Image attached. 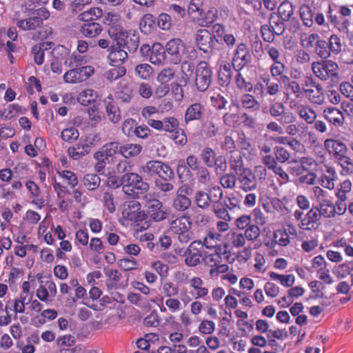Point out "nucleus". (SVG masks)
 <instances>
[{"mask_svg":"<svg viewBox=\"0 0 353 353\" xmlns=\"http://www.w3.org/2000/svg\"><path fill=\"white\" fill-rule=\"evenodd\" d=\"M230 168L237 175V181L241 190L248 192L256 190L258 185L256 176L252 169L243 166L241 159L231 162Z\"/></svg>","mask_w":353,"mask_h":353,"instance_id":"nucleus-1","label":"nucleus"},{"mask_svg":"<svg viewBox=\"0 0 353 353\" xmlns=\"http://www.w3.org/2000/svg\"><path fill=\"white\" fill-rule=\"evenodd\" d=\"M122 190L125 194L138 198L140 194L147 192L150 185L143 181L141 176L137 173H125L122 175Z\"/></svg>","mask_w":353,"mask_h":353,"instance_id":"nucleus-2","label":"nucleus"},{"mask_svg":"<svg viewBox=\"0 0 353 353\" xmlns=\"http://www.w3.org/2000/svg\"><path fill=\"white\" fill-rule=\"evenodd\" d=\"M294 217L298 222L299 228L304 231H316L321 225V218L314 205L306 214L301 210H296L294 212Z\"/></svg>","mask_w":353,"mask_h":353,"instance_id":"nucleus-3","label":"nucleus"},{"mask_svg":"<svg viewBox=\"0 0 353 353\" xmlns=\"http://www.w3.org/2000/svg\"><path fill=\"white\" fill-rule=\"evenodd\" d=\"M192 221L190 216H181L170 223V231L181 243H188L192 239Z\"/></svg>","mask_w":353,"mask_h":353,"instance_id":"nucleus-4","label":"nucleus"},{"mask_svg":"<svg viewBox=\"0 0 353 353\" xmlns=\"http://www.w3.org/2000/svg\"><path fill=\"white\" fill-rule=\"evenodd\" d=\"M139 172L149 176H158L165 181H169L174 177L172 168L165 163L157 160L147 162L140 168Z\"/></svg>","mask_w":353,"mask_h":353,"instance_id":"nucleus-5","label":"nucleus"},{"mask_svg":"<svg viewBox=\"0 0 353 353\" xmlns=\"http://www.w3.org/2000/svg\"><path fill=\"white\" fill-rule=\"evenodd\" d=\"M108 34L116 44H139V33L134 30H125L121 26L110 27Z\"/></svg>","mask_w":353,"mask_h":353,"instance_id":"nucleus-6","label":"nucleus"},{"mask_svg":"<svg viewBox=\"0 0 353 353\" xmlns=\"http://www.w3.org/2000/svg\"><path fill=\"white\" fill-rule=\"evenodd\" d=\"M303 93L314 104L322 105L325 101L323 88L320 83L312 78H307L303 84Z\"/></svg>","mask_w":353,"mask_h":353,"instance_id":"nucleus-7","label":"nucleus"},{"mask_svg":"<svg viewBox=\"0 0 353 353\" xmlns=\"http://www.w3.org/2000/svg\"><path fill=\"white\" fill-rule=\"evenodd\" d=\"M314 75L322 81H326L330 77L336 79L338 77V65L332 61H324L322 62H314L312 67Z\"/></svg>","mask_w":353,"mask_h":353,"instance_id":"nucleus-8","label":"nucleus"},{"mask_svg":"<svg viewBox=\"0 0 353 353\" xmlns=\"http://www.w3.org/2000/svg\"><path fill=\"white\" fill-rule=\"evenodd\" d=\"M195 85L200 92H205L209 88L212 80V71L209 64L201 61L196 68Z\"/></svg>","mask_w":353,"mask_h":353,"instance_id":"nucleus-9","label":"nucleus"},{"mask_svg":"<svg viewBox=\"0 0 353 353\" xmlns=\"http://www.w3.org/2000/svg\"><path fill=\"white\" fill-rule=\"evenodd\" d=\"M94 73L92 66H84L71 69L63 75V79L68 83H81L87 80Z\"/></svg>","mask_w":353,"mask_h":353,"instance_id":"nucleus-10","label":"nucleus"},{"mask_svg":"<svg viewBox=\"0 0 353 353\" xmlns=\"http://www.w3.org/2000/svg\"><path fill=\"white\" fill-rule=\"evenodd\" d=\"M197 245H199L200 248H202L201 241L198 240L192 241L185 251V263L189 267L197 265L203 258V254L200 250V248H197Z\"/></svg>","mask_w":353,"mask_h":353,"instance_id":"nucleus-11","label":"nucleus"},{"mask_svg":"<svg viewBox=\"0 0 353 353\" xmlns=\"http://www.w3.org/2000/svg\"><path fill=\"white\" fill-rule=\"evenodd\" d=\"M190 190V187L187 185H183L178 189L172 203V207L174 210L184 212L190 207L191 200L187 196Z\"/></svg>","mask_w":353,"mask_h":353,"instance_id":"nucleus-12","label":"nucleus"},{"mask_svg":"<svg viewBox=\"0 0 353 353\" xmlns=\"http://www.w3.org/2000/svg\"><path fill=\"white\" fill-rule=\"evenodd\" d=\"M314 207L317 209L318 214L321 219H334L337 216L344 214L342 211L339 212V207L331 199L316 204Z\"/></svg>","mask_w":353,"mask_h":353,"instance_id":"nucleus-13","label":"nucleus"},{"mask_svg":"<svg viewBox=\"0 0 353 353\" xmlns=\"http://www.w3.org/2000/svg\"><path fill=\"white\" fill-rule=\"evenodd\" d=\"M323 118L335 128L342 127L345 123V116L341 110L330 106L325 108L322 112Z\"/></svg>","mask_w":353,"mask_h":353,"instance_id":"nucleus-14","label":"nucleus"},{"mask_svg":"<svg viewBox=\"0 0 353 353\" xmlns=\"http://www.w3.org/2000/svg\"><path fill=\"white\" fill-rule=\"evenodd\" d=\"M190 294L195 299H207L209 289L205 285L204 281L199 276H193L189 281Z\"/></svg>","mask_w":353,"mask_h":353,"instance_id":"nucleus-15","label":"nucleus"},{"mask_svg":"<svg viewBox=\"0 0 353 353\" xmlns=\"http://www.w3.org/2000/svg\"><path fill=\"white\" fill-rule=\"evenodd\" d=\"M325 150L335 159L347 154V145L339 139H327L324 141Z\"/></svg>","mask_w":353,"mask_h":353,"instance_id":"nucleus-16","label":"nucleus"},{"mask_svg":"<svg viewBox=\"0 0 353 353\" xmlns=\"http://www.w3.org/2000/svg\"><path fill=\"white\" fill-rule=\"evenodd\" d=\"M149 125L157 130H163L166 132L172 133L179 127V122L174 117H168L161 121H150Z\"/></svg>","mask_w":353,"mask_h":353,"instance_id":"nucleus-17","label":"nucleus"},{"mask_svg":"<svg viewBox=\"0 0 353 353\" xmlns=\"http://www.w3.org/2000/svg\"><path fill=\"white\" fill-rule=\"evenodd\" d=\"M128 46H110L108 59L113 66L121 65L128 58L125 47Z\"/></svg>","mask_w":353,"mask_h":353,"instance_id":"nucleus-18","label":"nucleus"},{"mask_svg":"<svg viewBox=\"0 0 353 353\" xmlns=\"http://www.w3.org/2000/svg\"><path fill=\"white\" fill-rule=\"evenodd\" d=\"M223 239V235L213 229L208 231L207 234L201 241L202 248L205 246L208 250L222 252V247L220 244Z\"/></svg>","mask_w":353,"mask_h":353,"instance_id":"nucleus-19","label":"nucleus"},{"mask_svg":"<svg viewBox=\"0 0 353 353\" xmlns=\"http://www.w3.org/2000/svg\"><path fill=\"white\" fill-rule=\"evenodd\" d=\"M292 108H294L296 112L300 119L303 120L307 124L311 125L316 119V111L307 104H299L294 103V105H291Z\"/></svg>","mask_w":353,"mask_h":353,"instance_id":"nucleus-20","label":"nucleus"},{"mask_svg":"<svg viewBox=\"0 0 353 353\" xmlns=\"http://www.w3.org/2000/svg\"><path fill=\"white\" fill-rule=\"evenodd\" d=\"M327 17L331 24L340 32L346 33L348 32L350 26V19L334 14L330 5L328 8Z\"/></svg>","mask_w":353,"mask_h":353,"instance_id":"nucleus-21","label":"nucleus"},{"mask_svg":"<svg viewBox=\"0 0 353 353\" xmlns=\"http://www.w3.org/2000/svg\"><path fill=\"white\" fill-rule=\"evenodd\" d=\"M205 106L200 102H195L188 107L184 115L185 124L193 121H199L203 118Z\"/></svg>","mask_w":353,"mask_h":353,"instance_id":"nucleus-22","label":"nucleus"},{"mask_svg":"<svg viewBox=\"0 0 353 353\" xmlns=\"http://www.w3.org/2000/svg\"><path fill=\"white\" fill-rule=\"evenodd\" d=\"M148 213L155 221H161L167 218L168 213L163 210V204L158 199H151L147 203Z\"/></svg>","mask_w":353,"mask_h":353,"instance_id":"nucleus-23","label":"nucleus"},{"mask_svg":"<svg viewBox=\"0 0 353 353\" xmlns=\"http://www.w3.org/2000/svg\"><path fill=\"white\" fill-rule=\"evenodd\" d=\"M105 110L108 119L114 123H117L121 120V112L118 106L114 102L112 95H109L104 99Z\"/></svg>","mask_w":353,"mask_h":353,"instance_id":"nucleus-24","label":"nucleus"},{"mask_svg":"<svg viewBox=\"0 0 353 353\" xmlns=\"http://www.w3.org/2000/svg\"><path fill=\"white\" fill-rule=\"evenodd\" d=\"M245 46H238L236 54L233 58L232 65L234 69L238 72H241L245 67L247 61V56L249 55Z\"/></svg>","mask_w":353,"mask_h":353,"instance_id":"nucleus-25","label":"nucleus"},{"mask_svg":"<svg viewBox=\"0 0 353 353\" xmlns=\"http://www.w3.org/2000/svg\"><path fill=\"white\" fill-rule=\"evenodd\" d=\"M90 152V147L88 143H77L68 149V155L74 160H79Z\"/></svg>","mask_w":353,"mask_h":353,"instance_id":"nucleus-26","label":"nucleus"},{"mask_svg":"<svg viewBox=\"0 0 353 353\" xmlns=\"http://www.w3.org/2000/svg\"><path fill=\"white\" fill-rule=\"evenodd\" d=\"M117 97L123 102H130L132 97V88L126 79H121L117 87Z\"/></svg>","mask_w":353,"mask_h":353,"instance_id":"nucleus-27","label":"nucleus"},{"mask_svg":"<svg viewBox=\"0 0 353 353\" xmlns=\"http://www.w3.org/2000/svg\"><path fill=\"white\" fill-rule=\"evenodd\" d=\"M26 187L31 194L32 198V203L39 208L44 206V199L40 196V189L39 186L32 181H27Z\"/></svg>","mask_w":353,"mask_h":353,"instance_id":"nucleus-28","label":"nucleus"},{"mask_svg":"<svg viewBox=\"0 0 353 353\" xmlns=\"http://www.w3.org/2000/svg\"><path fill=\"white\" fill-rule=\"evenodd\" d=\"M143 150V147L139 143H126L120 146L119 154L125 159L137 157Z\"/></svg>","mask_w":353,"mask_h":353,"instance_id":"nucleus-29","label":"nucleus"},{"mask_svg":"<svg viewBox=\"0 0 353 353\" xmlns=\"http://www.w3.org/2000/svg\"><path fill=\"white\" fill-rule=\"evenodd\" d=\"M294 13V8L292 4L288 1H285L282 2L278 8V12L276 14L278 19L283 21H289Z\"/></svg>","mask_w":353,"mask_h":353,"instance_id":"nucleus-30","label":"nucleus"},{"mask_svg":"<svg viewBox=\"0 0 353 353\" xmlns=\"http://www.w3.org/2000/svg\"><path fill=\"white\" fill-rule=\"evenodd\" d=\"M190 49L195 51L193 46H169V48L165 49V54L168 53L173 57V61L175 63L181 61V57L183 55L184 50Z\"/></svg>","mask_w":353,"mask_h":353,"instance_id":"nucleus-31","label":"nucleus"},{"mask_svg":"<svg viewBox=\"0 0 353 353\" xmlns=\"http://www.w3.org/2000/svg\"><path fill=\"white\" fill-rule=\"evenodd\" d=\"M17 26L23 30H34L42 26L40 18L32 17L17 21Z\"/></svg>","mask_w":353,"mask_h":353,"instance_id":"nucleus-32","label":"nucleus"},{"mask_svg":"<svg viewBox=\"0 0 353 353\" xmlns=\"http://www.w3.org/2000/svg\"><path fill=\"white\" fill-rule=\"evenodd\" d=\"M102 30L103 28L99 23L88 22L81 26V31L84 36L93 38L98 36Z\"/></svg>","mask_w":353,"mask_h":353,"instance_id":"nucleus-33","label":"nucleus"},{"mask_svg":"<svg viewBox=\"0 0 353 353\" xmlns=\"http://www.w3.org/2000/svg\"><path fill=\"white\" fill-rule=\"evenodd\" d=\"M268 275L272 280L279 282L286 288L292 287L295 282V277L293 274H280L274 272H270Z\"/></svg>","mask_w":353,"mask_h":353,"instance_id":"nucleus-34","label":"nucleus"},{"mask_svg":"<svg viewBox=\"0 0 353 353\" xmlns=\"http://www.w3.org/2000/svg\"><path fill=\"white\" fill-rule=\"evenodd\" d=\"M273 237L274 241L271 243H265L267 246L272 247L274 242V244L277 243L281 246H287L290 243L289 234L286 232L285 230L279 229L274 231Z\"/></svg>","mask_w":353,"mask_h":353,"instance_id":"nucleus-35","label":"nucleus"},{"mask_svg":"<svg viewBox=\"0 0 353 353\" xmlns=\"http://www.w3.org/2000/svg\"><path fill=\"white\" fill-rule=\"evenodd\" d=\"M326 172V174L321 176L319 183L324 188L331 190L334 188L336 172L332 168H328Z\"/></svg>","mask_w":353,"mask_h":353,"instance_id":"nucleus-36","label":"nucleus"},{"mask_svg":"<svg viewBox=\"0 0 353 353\" xmlns=\"http://www.w3.org/2000/svg\"><path fill=\"white\" fill-rule=\"evenodd\" d=\"M103 15V10L100 8L94 7L91 8L88 10L81 12L79 16L78 19L80 21L89 22L91 21H95Z\"/></svg>","mask_w":353,"mask_h":353,"instance_id":"nucleus-37","label":"nucleus"},{"mask_svg":"<svg viewBox=\"0 0 353 353\" xmlns=\"http://www.w3.org/2000/svg\"><path fill=\"white\" fill-rule=\"evenodd\" d=\"M219 117L214 114L211 115L205 123V133L208 137H214L219 131Z\"/></svg>","mask_w":353,"mask_h":353,"instance_id":"nucleus-38","label":"nucleus"},{"mask_svg":"<svg viewBox=\"0 0 353 353\" xmlns=\"http://www.w3.org/2000/svg\"><path fill=\"white\" fill-rule=\"evenodd\" d=\"M155 17L151 14H145L143 16L140 21L139 28L141 31L144 34L150 33L154 28Z\"/></svg>","mask_w":353,"mask_h":353,"instance_id":"nucleus-39","label":"nucleus"},{"mask_svg":"<svg viewBox=\"0 0 353 353\" xmlns=\"http://www.w3.org/2000/svg\"><path fill=\"white\" fill-rule=\"evenodd\" d=\"M152 50L150 56V61L153 64H159L165 59V50L163 46H152Z\"/></svg>","mask_w":353,"mask_h":353,"instance_id":"nucleus-40","label":"nucleus"},{"mask_svg":"<svg viewBox=\"0 0 353 353\" xmlns=\"http://www.w3.org/2000/svg\"><path fill=\"white\" fill-rule=\"evenodd\" d=\"M97 95L94 90L85 89L79 94L77 101L82 105L88 106L95 101Z\"/></svg>","mask_w":353,"mask_h":353,"instance_id":"nucleus-41","label":"nucleus"},{"mask_svg":"<svg viewBox=\"0 0 353 353\" xmlns=\"http://www.w3.org/2000/svg\"><path fill=\"white\" fill-rule=\"evenodd\" d=\"M83 183L90 191L97 190L101 183V178L97 174H87L83 178Z\"/></svg>","mask_w":353,"mask_h":353,"instance_id":"nucleus-42","label":"nucleus"},{"mask_svg":"<svg viewBox=\"0 0 353 353\" xmlns=\"http://www.w3.org/2000/svg\"><path fill=\"white\" fill-rule=\"evenodd\" d=\"M210 221V216L208 214L205 213L199 210L194 209L192 214V221L194 224L199 227L207 225Z\"/></svg>","mask_w":353,"mask_h":353,"instance_id":"nucleus-43","label":"nucleus"},{"mask_svg":"<svg viewBox=\"0 0 353 353\" xmlns=\"http://www.w3.org/2000/svg\"><path fill=\"white\" fill-rule=\"evenodd\" d=\"M232 77V71L230 70V65L229 64H225L220 66V69L218 74L219 83L221 86H228Z\"/></svg>","mask_w":353,"mask_h":353,"instance_id":"nucleus-44","label":"nucleus"},{"mask_svg":"<svg viewBox=\"0 0 353 353\" xmlns=\"http://www.w3.org/2000/svg\"><path fill=\"white\" fill-rule=\"evenodd\" d=\"M241 102L242 106L245 109H250L252 111L259 110L260 109V103L255 97L250 94H244L241 96Z\"/></svg>","mask_w":353,"mask_h":353,"instance_id":"nucleus-45","label":"nucleus"},{"mask_svg":"<svg viewBox=\"0 0 353 353\" xmlns=\"http://www.w3.org/2000/svg\"><path fill=\"white\" fill-rule=\"evenodd\" d=\"M341 46H316V52L322 59L330 57L331 53L338 54L341 51Z\"/></svg>","mask_w":353,"mask_h":353,"instance_id":"nucleus-46","label":"nucleus"},{"mask_svg":"<svg viewBox=\"0 0 353 353\" xmlns=\"http://www.w3.org/2000/svg\"><path fill=\"white\" fill-rule=\"evenodd\" d=\"M299 13L303 24L307 27L313 25V12L312 8L308 5L303 4L299 8Z\"/></svg>","mask_w":353,"mask_h":353,"instance_id":"nucleus-47","label":"nucleus"},{"mask_svg":"<svg viewBox=\"0 0 353 353\" xmlns=\"http://www.w3.org/2000/svg\"><path fill=\"white\" fill-rule=\"evenodd\" d=\"M218 18V10L214 7L210 8L201 18L200 24L202 26H210Z\"/></svg>","mask_w":353,"mask_h":353,"instance_id":"nucleus-48","label":"nucleus"},{"mask_svg":"<svg viewBox=\"0 0 353 353\" xmlns=\"http://www.w3.org/2000/svg\"><path fill=\"white\" fill-rule=\"evenodd\" d=\"M215 36L207 29H199L196 31L195 40L196 44H210Z\"/></svg>","mask_w":353,"mask_h":353,"instance_id":"nucleus-49","label":"nucleus"},{"mask_svg":"<svg viewBox=\"0 0 353 353\" xmlns=\"http://www.w3.org/2000/svg\"><path fill=\"white\" fill-rule=\"evenodd\" d=\"M269 22L271 29L273 30L275 35L279 36L283 33V30H285V21L278 19V16L276 14V12H272L271 14Z\"/></svg>","mask_w":353,"mask_h":353,"instance_id":"nucleus-50","label":"nucleus"},{"mask_svg":"<svg viewBox=\"0 0 353 353\" xmlns=\"http://www.w3.org/2000/svg\"><path fill=\"white\" fill-rule=\"evenodd\" d=\"M140 205L139 202L137 201H130L128 206L122 212L123 219L130 221L132 218L134 217L136 212L140 210Z\"/></svg>","mask_w":353,"mask_h":353,"instance_id":"nucleus-51","label":"nucleus"},{"mask_svg":"<svg viewBox=\"0 0 353 353\" xmlns=\"http://www.w3.org/2000/svg\"><path fill=\"white\" fill-rule=\"evenodd\" d=\"M117 265L123 271H132L138 269L139 263L134 258H123L118 260Z\"/></svg>","mask_w":353,"mask_h":353,"instance_id":"nucleus-52","label":"nucleus"},{"mask_svg":"<svg viewBox=\"0 0 353 353\" xmlns=\"http://www.w3.org/2000/svg\"><path fill=\"white\" fill-rule=\"evenodd\" d=\"M244 72H239L237 73L235 82L236 87L245 92H251L253 89L252 83L244 77Z\"/></svg>","mask_w":353,"mask_h":353,"instance_id":"nucleus-53","label":"nucleus"},{"mask_svg":"<svg viewBox=\"0 0 353 353\" xmlns=\"http://www.w3.org/2000/svg\"><path fill=\"white\" fill-rule=\"evenodd\" d=\"M212 201V196H209L206 192L198 191L195 194V202L199 208L207 209Z\"/></svg>","mask_w":353,"mask_h":353,"instance_id":"nucleus-54","label":"nucleus"},{"mask_svg":"<svg viewBox=\"0 0 353 353\" xmlns=\"http://www.w3.org/2000/svg\"><path fill=\"white\" fill-rule=\"evenodd\" d=\"M216 157V152L213 149L205 147L201 153V157L207 167L212 168L214 165V159Z\"/></svg>","mask_w":353,"mask_h":353,"instance_id":"nucleus-55","label":"nucleus"},{"mask_svg":"<svg viewBox=\"0 0 353 353\" xmlns=\"http://www.w3.org/2000/svg\"><path fill=\"white\" fill-rule=\"evenodd\" d=\"M126 73L125 67L117 65L110 69L104 74L105 77L110 81H113L123 77Z\"/></svg>","mask_w":353,"mask_h":353,"instance_id":"nucleus-56","label":"nucleus"},{"mask_svg":"<svg viewBox=\"0 0 353 353\" xmlns=\"http://www.w3.org/2000/svg\"><path fill=\"white\" fill-rule=\"evenodd\" d=\"M21 107L16 103L10 104L0 111V116L6 120H10L18 115Z\"/></svg>","mask_w":353,"mask_h":353,"instance_id":"nucleus-57","label":"nucleus"},{"mask_svg":"<svg viewBox=\"0 0 353 353\" xmlns=\"http://www.w3.org/2000/svg\"><path fill=\"white\" fill-rule=\"evenodd\" d=\"M146 219V214L140 209L136 212L134 217L132 218L130 221L139 227L140 230H145L149 227V223L145 221Z\"/></svg>","mask_w":353,"mask_h":353,"instance_id":"nucleus-58","label":"nucleus"},{"mask_svg":"<svg viewBox=\"0 0 353 353\" xmlns=\"http://www.w3.org/2000/svg\"><path fill=\"white\" fill-rule=\"evenodd\" d=\"M87 112L89 118V123L92 126H97L101 121V116L99 108L95 105H92L87 109Z\"/></svg>","mask_w":353,"mask_h":353,"instance_id":"nucleus-59","label":"nucleus"},{"mask_svg":"<svg viewBox=\"0 0 353 353\" xmlns=\"http://www.w3.org/2000/svg\"><path fill=\"white\" fill-rule=\"evenodd\" d=\"M312 198L316 201V204L330 199L329 193L319 186H314L311 189Z\"/></svg>","mask_w":353,"mask_h":353,"instance_id":"nucleus-60","label":"nucleus"},{"mask_svg":"<svg viewBox=\"0 0 353 353\" xmlns=\"http://www.w3.org/2000/svg\"><path fill=\"white\" fill-rule=\"evenodd\" d=\"M213 212L216 218L225 221H231L230 215L222 203H216L213 205Z\"/></svg>","mask_w":353,"mask_h":353,"instance_id":"nucleus-61","label":"nucleus"},{"mask_svg":"<svg viewBox=\"0 0 353 353\" xmlns=\"http://www.w3.org/2000/svg\"><path fill=\"white\" fill-rule=\"evenodd\" d=\"M336 160L342 168L343 174H350L353 172V161L350 157L345 154Z\"/></svg>","mask_w":353,"mask_h":353,"instance_id":"nucleus-62","label":"nucleus"},{"mask_svg":"<svg viewBox=\"0 0 353 353\" xmlns=\"http://www.w3.org/2000/svg\"><path fill=\"white\" fill-rule=\"evenodd\" d=\"M58 174L65 181L67 182L68 185L70 186V188H73L77 185L79 182L78 178L73 172L65 170L58 172Z\"/></svg>","mask_w":353,"mask_h":353,"instance_id":"nucleus-63","label":"nucleus"},{"mask_svg":"<svg viewBox=\"0 0 353 353\" xmlns=\"http://www.w3.org/2000/svg\"><path fill=\"white\" fill-rule=\"evenodd\" d=\"M196 171V178L199 183L208 185L211 183V176L208 169L201 166Z\"/></svg>","mask_w":353,"mask_h":353,"instance_id":"nucleus-64","label":"nucleus"}]
</instances>
